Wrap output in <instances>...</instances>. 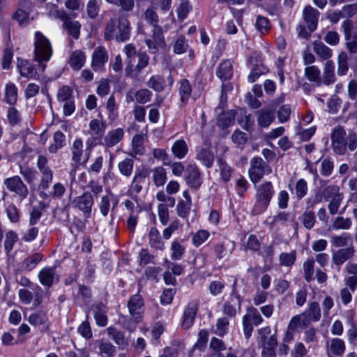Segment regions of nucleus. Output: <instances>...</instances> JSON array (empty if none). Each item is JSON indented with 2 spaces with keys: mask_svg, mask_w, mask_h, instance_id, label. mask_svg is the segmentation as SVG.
<instances>
[{
  "mask_svg": "<svg viewBox=\"0 0 357 357\" xmlns=\"http://www.w3.org/2000/svg\"><path fill=\"white\" fill-rule=\"evenodd\" d=\"M131 33L130 23L124 15L112 17L104 29V38L109 41L115 40L123 43L130 39Z\"/></svg>",
  "mask_w": 357,
  "mask_h": 357,
  "instance_id": "nucleus-1",
  "label": "nucleus"
},
{
  "mask_svg": "<svg viewBox=\"0 0 357 357\" xmlns=\"http://www.w3.org/2000/svg\"><path fill=\"white\" fill-rule=\"evenodd\" d=\"M332 148L338 155H344L347 148L350 151L357 149V135L351 132L346 133L345 130L340 126H335L331 134Z\"/></svg>",
  "mask_w": 357,
  "mask_h": 357,
  "instance_id": "nucleus-2",
  "label": "nucleus"
},
{
  "mask_svg": "<svg viewBox=\"0 0 357 357\" xmlns=\"http://www.w3.org/2000/svg\"><path fill=\"white\" fill-rule=\"evenodd\" d=\"M273 186L270 181H266L256 188V201L252 208L255 215L266 210L274 195Z\"/></svg>",
  "mask_w": 357,
  "mask_h": 357,
  "instance_id": "nucleus-3",
  "label": "nucleus"
},
{
  "mask_svg": "<svg viewBox=\"0 0 357 357\" xmlns=\"http://www.w3.org/2000/svg\"><path fill=\"white\" fill-rule=\"evenodd\" d=\"M34 38V61L42 64L50 59L52 47L48 38L41 32L36 31Z\"/></svg>",
  "mask_w": 357,
  "mask_h": 357,
  "instance_id": "nucleus-4",
  "label": "nucleus"
},
{
  "mask_svg": "<svg viewBox=\"0 0 357 357\" xmlns=\"http://www.w3.org/2000/svg\"><path fill=\"white\" fill-rule=\"evenodd\" d=\"M271 171L270 166L260 157H255L251 159L248 174L253 183L259 182L265 174H269Z\"/></svg>",
  "mask_w": 357,
  "mask_h": 357,
  "instance_id": "nucleus-5",
  "label": "nucleus"
},
{
  "mask_svg": "<svg viewBox=\"0 0 357 357\" xmlns=\"http://www.w3.org/2000/svg\"><path fill=\"white\" fill-rule=\"evenodd\" d=\"M144 42L149 50L153 53L164 48L165 42L161 26L155 25L152 30V35L149 38H146Z\"/></svg>",
  "mask_w": 357,
  "mask_h": 357,
  "instance_id": "nucleus-6",
  "label": "nucleus"
},
{
  "mask_svg": "<svg viewBox=\"0 0 357 357\" xmlns=\"http://www.w3.org/2000/svg\"><path fill=\"white\" fill-rule=\"evenodd\" d=\"M128 307L132 319L136 323L142 321L144 314V301L139 294L133 295L128 302Z\"/></svg>",
  "mask_w": 357,
  "mask_h": 357,
  "instance_id": "nucleus-7",
  "label": "nucleus"
},
{
  "mask_svg": "<svg viewBox=\"0 0 357 357\" xmlns=\"http://www.w3.org/2000/svg\"><path fill=\"white\" fill-rule=\"evenodd\" d=\"M4 184L8 190L15 192L22 199L26 198L29 194L28 188L17 176L6 178L4 181Z\"/></svg>",
  "mask_w": 357,
  "mask_h": 357,
  "instance_id": "nucleus-8",
  "label": "nucleus"
},
{
  "mask_svg": "<svg viewBox=\"0 0 357 357\" xmlns=\"http://www.w3.org/2000/svg\"><path fill=\"white\" fill-rule=\"evenodd\" d=\"M75 206L82 211L86 217H89L93 204V199L89 192H85L73 201Z\"/></svg>",
  "mask_w": 357,
  "mask_h": 357,
  "instance_id": "nucleus-9",
  "label": "nucleus"
},
{
  "mask_svg": "<svg viewBox=\"0 0 357 357\" xmlns=\"http://www.w3.org/2000/svg\"><path fill=\"white\" fill-rule=\"evenodd\" d=\"M319 15V11L310 6L303 9V17L310 32L317 29Z\"/></svg>",
  "mask_w": 357,
  "mask_h": 357,
  "instance_id": "nucleus-10",
  "label": "nucleus"
},
{
  "mask_svg": "<svg viewBox=\"0 0 357 357\" xmlns=\"http://www.w3.org/2000/svg\"><path fill=\"white\" fill-rule=\"evenodd\" d=\"M355 248L353 246L339 249L333 254L332 261L335 265L341 266L345 261L353 257L355 255Z\"/></svg>",
  "mask_w": 357,
  "mask_h": 357,
  "instance_id": "nucleus-11",
  "label": "nucleus"
},
{
  "mask_svg": "<svg viewBox=\"0 0 357 357\" xmlns=\"http://www.w3.org/2000/svg\"><path fill=\"white\" fill-rule=\"evenodd\" d=\"M124 137V131L118 128L109 130L104 137L102 144L106 148H112L122 141Z\"/></svg>",
  "mask_w": 357,
  "mask_h": 357,
  "instance_id": "nucleus-12",
  "label": "nucleus"
},
{
  "mask_svg": "<svg viewBox=\"0 0 357 357\" xmlns=\"http://www.w3.org/2000/svg\"><path fill=\"white\" fill-rule=\"evenodd\" d=\"M258 126L268 128L275 120V112L271 108H263L256 112Z\"/></svg>",
  "mask_w": 357,
  "mask_h": 357,
  "instance_id": "nucleus-13",
  "label": "nucleus"
},
{
  "mask_svg": "<svg viewBox=\"0 0 357 357\" xmlns=\"http://www.w3.org/2000/svg\"><path fill=\"white\" fill-rule=\"evenodd\" d=\"M185 181L192 188H197L202 185V178L197 166L188 165L185 170Z\"/></svg>",
  "mask_w": 357,
  "mask_h": 357,
  "instance_id": "nucleus-14",
  "label": "nucleus"
},
{
  "mask_svg": "<svg viewBox=\"0 0 357 357\" xmlns=\"http://www.w3.org/2000/svg\"><path fill=\"white\" fill-rule=\"evenodd\" d=\"M197 312V305L191 302L185 307L182 321V327L188 329L193 324Z\"/></svg>",
  "mask_w": 357,
  "mask_h": 357,
  "instance_id": "nucleus-15",
  "label": "nucleus"
},
{
  "mask_svg": "<svg viewBox=\"0 0 357 357\" xmlns=\"http://www.w3.org/2000/svg\"><path fill=\"white\" fill-rule=\"evenodd\" d=\"M146 138L145 133L137 134L133 136L132 139V149L130 155L135 157L136 155H142L145 151L144 146V141Z\"/></svg>",
  "mask_w": 357,
  "mask_h": 357,
  "instance_id": "nucleus-16",
  "label": "nucleus"
},
{
  "mask_svg": "<svg viewBox=\"0 0 357 357\" xmlns=\"http://www.w3.org/2000/svg\"><path fill=\"white\" fill-rule=\"evenodd\" d=\"M55 278V268L45 267L38 273L40 282L43 286L51 287Z\"/></svg>",
  "mask_w": 357,
  "mask_h": 357,
  "instance_id": "nucleus-17",
  "label": "nucleus"
},
{
  "mask_svg": "<svg viewBox=\"0 0 357 357\" xmlns=\"http://www.w3.org/2000/svg\"><path fill=\"white\" fill-rule=\"evenodd\" d=\"M108 60V55L106 50L101 46L97 47L92 55V66L100 67L105 64Z\"/></svg>",
  "mask_w": 357,
  "mask_h": 357,
  "instance_id": "nucleus-18",
  "label": "nucleus"
},
{
  "mask_svg": "<svg viewBox=\"0 0 357 357\" xmlns=\"http://www.w3.org/2000/svg\"><path fill=\"white\" fill-rule=\"evenodd\" d=\"M277 338L275 335H271L266 342L262 343L261 357H275V347Z\"/></svg>",
  "mask_w": 357,
  "mask_h": 357,
  "instance_id": "nucleus-19",
  "label": "nucleus"
},
{
  "mask_svg": "<svg viewBox=\"0 0 357 357\" xmlns=\"http://www.w3.org/2000/svg\"><path fill=\"white\" fill-rule=\"evenodd\" d=\"M45 68H20V75L27 79L44 80Z\"/></svg>",
  "mask_w": 357,
  "mask_h": 357,
  "instance_id": "nucleus-20",
  "label": "nucleus"
},
{
  "mask_svg": "<svg viewBox=\"0 0 357 357\" xmlns=\"http://www.w3.org/2000/svg\"><path fill=\"white\" fill-rule=\"evenodd\" d=\"M328 353L341 356L344 354L345 350V344L342 340L340 338L332 339L327 345Z\"/></svg>",
  "mask_w": 357,
  "mask_h": 357,
  "instance_id": "nucleus-21",
  "label": "nucleus"
},
{
  "mask_svg": "<svg viewBox=\"0 0 357 357\" xmlns=\"http://www.w3.org/2000/svg\"><path fill=\"white\" fill-rule=\"evenodd\" d=\"M99 349V355L101 357H114L116 354V347L110 342L98 340L97 342Z\"/></svg>",
  "mask_w": 357,
  "mask_h": 357,
  "instance_id": "nucleus-22",
  "label": "nucleus"
},
{
  "mask_svg": "<svg viewBox=\"0 0 357 357\" xmlns=\"http://www.w3.org/2000/svg\"><path fill=\"white\" fill-rule=\"evenodd\" d=\"M172 151L176 158L182 159L188 153V147L183 139H178L173 144Z\"/></svg>",
  "mask_w": 357,
  "mask_h": 357,
  "instance_id": "nucleus-23",
  "label": "nucleus"
},
{
  "mask_svg": "<svg viewBox=\"0 0 357 357\" xmlns=\"http://www.w3.org/2000/svg\"><path fill=\"white\" fill-rule=\"evenodd\" d=\"M243 319L255 326L259 325L263 321V318L258 310L254 307H250L247 309V312L243 317Z\"/></svg>",
  "mask_w": 357,
  "mask_h": 357,
  "instance_id": "nucleus-24",
  "label": "nucleus"
},
{
  "mask_svg": "<svg viewBox=\"0 0 357 357\" xmlns=\"http://www.w3.org/2000/svg\"><path fill=\"white\" fill-rule=\"evenodd\" d=\"M299 220L307 229H312L316 222L315 215L309 207L306 208L303 213L299 217Z\"/></svg>",
  "mask_w": 357,
  "mask_h": 357,
  "instance_id": "nucleus-25",
  "label": "nucleus"
},
{
  "mask_svg": "<svg viewBox=\"0 0 357 357\" xmlns=\"http://www.w3.org/2000/svg\"><path fill=\"white\" fill-rule=\"evenodd\" d=\"M154 184L158 186H163L167 181V171L162 167H155L152 170Z\"/></svg>",
  "mask_w": 357,
  "mask_h": 357,
  "instance_id": "nucleus-26",
  "label": "nucleus"
},
{
  "mask_svg": "<svg viewBox=\"0 0 357 357\" xmlns=\"http://www.w3.org/2000/svg\"><path fill=\"white\" fill-rule=\"evenodd\" d=\"M42 259L43 255L40 253H34L23 261L22 267L24 271H30L37 266Z\"/></svg>",
  "mask_w": 357,
  "mask_h": 357,
  "instance_id": "nucleus-27",
  "label": "nucleus"
},
{
  "mask_svg": "<svg viewBox=\"0 0 357 357\" xmlns=\"http://www.w3.org/2000/svg\"><path fill=\"white\" fill-rule=\"evenodd\" d=\"M105 129V123L100 120L93 119L89 123V134L93 137H98L102 135Z\"/></svg>",
  "mask_w": 357,
  "mask_h": 357,
  "instance_id": "nucleus-28",
  "label": "nucleus"
},
{
  "mask_svg": "<svg viewBox=\"0 0 357 357\" xmlns=\"http://www.w3.org/2000/svg\"><path fill=\"white\" fill-rule=\"evenodd\" d=\"M71 152L73 162L76 164L79 163L83 154V142L81 139H76L73 142Z\"/></svg>",
  "mask_w": 357,
  "mask_h": 357,
  "instance_id": "nucleus-29",
  "label": "nucleus"
},
{
  "mask_svg": "<svg viewBox=\"0 0 357 357\" xmlns=\"http://www.w3.org/2000/svg\"><path fill=\"white\" fill-rule=\"evenodd\" d=\"M63 21L68 33L72 36L75 39H77L79 36L80 24L77 21L70 20L68 15L66 20Z\"/></svg>",
  "mask_w": 357,
  "mask_h": 357,
  "instance_id": "nucleus-30",
  "label": "nucleus"
},
{
  "mask_svg": "<svg viewBox=\"0 0 357 357\" xmlns=\"http://www.w3.org/2000/svg\"><path fill=\"white\" fill-rule=\"evenodd\" d=\"M236 305L240 306V302L238 297L231 298L223 305V313L227 315L228 318L234 317L236 314Z\"/></svg>",
  "mask_w": 357,
  "mask_h": 357,
  "instance_id": "nucleus-31",
  "label": "nucleus"
},
{
  "mask_svg": "<svg viewBox=\"0 0 357 357\" xmlns=\"http://www.w3.org/2000/svg\"><path fill=\"white\" fill-rule=\"evenodd\" d=\"M209 348L212 350L214 356L222 357L221 352L226 349V346L222 340L213 337L211 339Z\"/></svg>",
  "mask_w": 357,
  "mask_h": 357,
  "instance_id": "nucleus-32",
  "label": "nucleus"
},
{
  "mask_svg": "<svg viewBox=\"0 0 357 357\" xmlns=\"http://www.w3.org/2000/svg\"><path fill=\"white\" fill-rule=\"evenodd\" d=\"M314 52L324 59H328L332 55V50L320 41L313 43Z\"/></svg>",
  "mask_w": 357,
  "mask_h": 357,
  "instance_id": "nucleus-33",
  "label": "nucleus"
},
{
  "mask_svg": "<svg viewBox=\"0 0 357 357\" xmlns=\"http://www.w3.org/2000/svg\"><path fill=\"white\" fill-rule=\"evenodd\" d=\"M229 320L228 317L218 319L214 329V333L220 337H223L229 330Z\"/></svg>",
  "mask_w": 357,
  "mask_h": 357,
  "instance_id": "nucleus-34",
  "label": "nucleus"
},
{
  "mask_svg": "<svg viewBox=\"0 0 357 357\" xmlns=\"http://www.w3.org/2000/svg\"><path fill=\"white\" fill-rule=\"evenodd\" d=\"M149 243L152 248L162 250L164 243L161 241L160 233L157 229L152 227L149 231Z\"/></svg>",
  "mask_w": 357,
  "mask_h": 357,
  "instance_id": "nucleus-35",
  "label": "nucleus"
},
{
  "mask_svg": "<svg viewBox=\"0 0 357 357\" xmlns=\"http://www.w3.org/2000/svg\"><path fill=\"white\" fill-rule=\"evenodd\" d=\"M197 158L207 167H211L214 161V155L208 149H201L197 153Z\"/></svg>",
  "mask_w": 357,
  "mask_h": 357,
  "instance_id": "nucleus-36",
  "label": "nucleus"
},
{
  "mask_svg": "<svg viewBox=\"0 0 357 357\" xmlns=\"http://www.w3.org/2000/svg\"><path fill=\"white\" fill-rule=\"evenodd\" d=\"M108 336L112 339L114 342L120 346L127 344L126 338L122 332L118 331L114 327H109L107 329Z\"/></svg>",
  "mask_w": 357,
  "mask_h": 357,
  "instance_id": "nucleus-37",
  "label": "nucleus"
},
{
  "mask_svg": "<svg viewBox=\"0 0 357 357\" xmlns=\"http://www.w3.org/2000/svg\"><path fill=\"white\" fill-rule=\"evenodd\" d=\"M192 9V7L188 1L182 0L176 8L178 19L181 22L183 21Z\"/></svg>",
  "mask_w": 357,
  "mask_h": 357,
  "instance_id": "nucleus-38",
  "label": "nucleus"
},
{
  "mask_svg": "<svg viewBox=\"0 0 357 357\" xmlns=\"http://www.w3.org/2000/svg\"><path fill=\"white\" fill-rule=\"evenodd\" d=\"M133 166L134 161L130 158H125L118 164L120 173L126 177H129L132 174Z\"/></svg>",
  "mask_w": 357,
  "mask_h": 357,
  "instance_id": "nucleus-39",
  "label": "nucleus"
},
{
  "mask_svg": "<svg viewBox=\"0 0 357 357\" xmlns=\"http://www.w3.org/2000/svg\"><path fill=\"white\" fill-rule=\"evenodd\" d=\"M94 318L96 324L100 326H105L107 323V317L106 315L105 307L103 305H98L96 306Z\"/></svg>",
  "mask_w": 357,
  "mask_h": 357,
  "instance_id": "nucleus-40",
  "label": "nucleus"
},
{
  "mask_svg": "<svg viewBox=\"0 0 357 357\" xmlns=\"http://www.w3.org/2000/svg\"><path fill=\"white\" fill-rule=\"evenodd\" d=\"M192 92V88L190 82L187 79H182L180 83L179 95L181 101L185 103L190 98Z\"/></svg>",
  "mask_w": 357,
  "mask_h": 357,
  "instance_id": "nucleus-41",
  "label": "nucleus"
},
{
  "mask_svg": "<svg viewBox=\"0 0 357 357\" xmlns=\"http://www.w3.org/2000/svg\"><path fill=\"white\" fill-rule=\"evenodd\" d=\"M86 61V55L81 50H76L71 54L69 63L74 67H82Z\"/></svg>",
  "mask_w": 357,
  "mask_h": 357,
  "instance_id": "nucleus-42",
  "label": "nucleus"
},
{
  "mask_svg": "<svg viewBox=\"0 0 357 357\" xmlns=\"http://www.w3.org/2000/svg\"><path fill=\"white\" fill-rule=\"evenodd\" d=\"M65 144V135L60 131L55 132L54 135V143L49 147L51 153H56Z\"/></svg>",
  "mask_w": 357,
  "mask_h": 357,
  "instance_id": "nucleus-43",
  "label": "nucleus"
},
{
  "mask_svg": "<svg viewBox=\"0 0 357 357\" xmlns=\"http://www.w3.org/2000/svg\"><path fill=\"white\" fill-rule=\"evenodd\" d=\"M5 99L7 103L13 105L17 99V89L14 84H8L6 87Z\"/></svg>",
  "mask_w": 357,
  "mask_h": 357,
  "instance_id": "nucleus-44",
  "label": "nucleus"
},
{
  "mask_svg": "<svg viewBox=\"0 0 357 357\" xmlns=\"http://www.w3.org/2000/svg\"><path fill=\"white\" fill-rule=\"evenodd\" d=\"M47 320V314L45 312L38 311L31 314L28 321L33 326H40L45 324Z\"/></svg>",
  "mask_w": 357,
  "mask_h": 357,
  "instance_id": "nucleus-45",
  "label": "nucleus"
},
{
  "mask_svg": "<svg viewBox=\"0 0 357 357\" xmlns=\"http://www.w3.org/2000/svg\"><path fill=\"white\" fill-rule=\"evenodd\" d=\"M351 225H352V221H351V218H344L342 216H339V217H337L334 220V221L332 224V227L334 229L347 230V229H349L351 227Z\"/></svg>",
  "mask_w": 357,
  "mask_h": 357,
  "instance_id": "nucleus-46",
  "label": "nucleus"
},
{
  "mask_svg": "<svg viewBox=\"0 0 357 357\" xmlns=\"http://www.w3.org/2000/svg\"><path fill=\"white\" fill-rule=\"evenodd\" d=\"M307 315L313 321H317L321 318V310L317 302H312L308 307Z\"/></svg>",
  "mask_w": 357,
  "mask_h": 357,
  "instance_id": "nucleus-47",
  "label": "nucleus"
},
{
  "mask_svg": "<svg viewBox=\"0 0 357 357\" xmlns=\"http://www.w3.org/2000/svg\"><path fill=\"white\" fill-rule=\"evenodd\" d=\"M307 192V184L303 178L298 179L295 185V193L298 199L303 198Z\"/></svg>",
  "mask_w": 357,
  "mask_h": 357,
  "instance_id": "nucleus-48",
  "label": "nucleus"
},
{
  "mask_svg": "<svg viewBox=\"0 0 357 357\" xmlns=\"http://www.w3.org/2000/svg\"><path fill=\"white\" fill-rule=\"evenodd\" d=\"M46 10L48 12V15L51 17L59 18L61 20H66L67 18V14L63 10H59L55 4L47 3Z\"/></svg>",
  "mask_w": 357,
  "mask_h": 357,
  "instance_id": "nucleus-49",
  "label": "nucleus"
},
{
  "mask_svg": "<svg viewBox=\"0 0 357 357\" xmlns=\"http://www.w3.org/2000/svg\"><path fill=\"white\" fill-rule=\"evenodd\" d=\"M171 250L172 251L171 255L172 259L178 260L184 254L185 247L183 246L178 241H174L172 243Z\"/></svg>",
  "mask_w": 357,
  "mask_h": 357,
  "instance_id": "nucleus-50",
  "label": "nucleus"
},
{
  "mask_svg": "<svg viewBox=\"0 0 357 357\" xmlns=\"http://www.w3.org/2000/svg\"><path fill=\"white\" fill-rule=\"evenodd\" d=\"M108 3L121 7V10L126 12H130L135 6L134 0H108Z\"/></svg>",
  "mask_w": 357,
  "mask_h": 357,
  "instance_id": "nucleus-51",
  "label": "nucleus"
},
{
  "mask_svg": "<svg viewBox=\"0 0 357 357\" xmlns=\"http://www.w3.org/2000/svg\"><path fill=\"white\" fill-rule=\"evenodd\" d=\"M314 264V261L313 259H307L303 264L304 277L307 282L313 280Z\"/></svg>",
  "mask_w": 357,
  "mask_h": 357,
  "instance_id": "nucleus-52",
  "label": "nucleus"
},
{
  "mask_svg": "<svg viewBox=\"0 0 357 357\" xmlns=\"http://www.w3.org/2000/svg\"><path fill=\"white\" fill-rule=\"evenodd\" d=\"M191 201H180L176 206L177 214L182 218H185L190 211Z\"/></svg>",
  "mask_w": 357,
  "mask_h": 357,
  "instance_id": "nucleus-53",
  "label": "nucleus"
},
{
  "mask_svg": "<svg viewBox=\"0 0 357 357\" xmlns=\"http://www.w3.org/2000/svg\"><path fill=\"white\" fill-rule=\"evenodd\" d=\"M350 240V235L347 233L342 234L340 236H333L331 237V243L335 247H344L347 245Z\"/></svg>",
  "mask_w": 357,
  "mask_h": 357,
  "instance_id": "nucleus-54",
  "label": "nucleus"
},
{
  "mask_svg": "<svg viewBox=\"0 0 357 357\" xmlns=\"http://www.w3.org/2000/svg\"><path fill=\"white\" fill-rule=\"evenodd\" d=\"M280 263L282 266H291L296 260V252L292 251L289 253L282 252L280 255Z\"/></svg>",
  "mask_w": 357,
  "mask_h": 357,
  "instance_id": "nucleus-55",
  "label": "nucleus"
},
{
  "mask_svg": "<svg viewBox=\"0 0 357 357\" xmlns=\"http://www.w3.org/2000/svg\"><path fill=\"white\" fill-rule=\"evenodd\" d=\"M147 85L156 91H162L164 89L165 82L160 76H153L148 81Z\"/></svg>",
  "mask_w": 357,
  "mask_h": 357,
  "instance_id": "nucleus-56",
  "label": "nucleus"
},
{
  "mask_svg": "<svg viewBox=\"0 0 357 357\" xmlns=\"http://www.w3.org/2000/svg\"><path fill=\"white\" fill-rule=\"evenodd\" d=\"M209 236V232L206 230H199L192 236V243L195 246L199 247L205 242Z\"/></svg>",
  "mask_w": 357,
  "mask_h": 357,
  "instance_id": "nucleus-57",
  "label": "nucleus"
},
{
  "mask_svg": "<svg viewBox=\"0 0 357 357\" xmlns=\"http://www.w3.org/2000/svg\"><path fill=\"white\" fill-rule=\"evenodd\" d=\"M151 95L149 90L143 89L135 93V98L138 103L144 104L151 100Z\"/></svg>",
  "mask_w": 357,
  "mask_h": 357,
  "instance_id": "nucleus-58",
  "label": "nucleus"
},
{
  "mask_svg": "<svg viewBox=\"0 0 357 357\" xmlns=\"http://www.w3.org/2000/svg\"><path fill=\"white\" fill-rule=\"evenodd\" d=\"M100 0H90L87 3V14L91 18H95L99 12Z\"/></svg>",
  "mask_w": 357,
  "mask_h": 357,
  "instance_id": "nucleus-59",
  "label": "nucleus"
},
{
  "mask_svg": "<svg viewBox=\"0 0 357 357\" xmlns=\"http://www.w3.org/2000/svg\"><path fill=\"white\" fill-rule=\"evenodd\" d=\"M342 193L340 192L339 187L337 185H329L323 190L322 195L327 200H330L337 195H340Z\"/></svg>",
  "mask_w": 357,
  "mask_h": 357,
  "instance_id": "nucleus-60",
  "label": "nucleus"
},
{
  "mask_svg": "<svg viewBox=\"0 0 357 357\" xmlns=\"http://www.w3.org/2000/svg\"><path fill=\"white\" fill-rule=\"evenodd\" d=\"M291 109L289 105H284L280 107L278 111V118L280 123H283L289 121Z\"/></svg>",
  "mask_w": 357,
  "mask_h": 357,
  "instance_id": "nucleus-61",
  "label": "nucleus"
},
{
  "mask_svg": "<svg viewBox=\"0 0 357 357\" xmlns=\"http://www.w3.org/2000/svg\"><path fill=\"white\" fill-rule=\"evenodd\" d=\"M43 176L40 183V187L46 190L48 188L49 185L52 181L53 178V173L51 169H45V171L41 172Z\"/></svg>",
  "mask_w": 357,
  "mask_h": 357,
  "instance_id": "nucleus-62",
  "label": "nucleus"
},
{
  "mask_svg": "<svg viewBox=\"0 0 357 357\" xmlns=\"http://www.w3.org/2000/svg\"><path fill=\"white\" fill-rule=\"evenodd\" d=\"M343 199V194L340 195L336 196V197H334L330 200L329 204H328V209L330 211V213L332 215H335L338 212V209L340 208V206L341 204V202Z\"/></svg>",
  "mask_w": 357,
  "mask_h": 357,
  "instance_id": "nucleus-63",
  "label": "nucleus"
},
{
  "mask_svg": "<svg viewBox=\"0 0 357 357\" xmlns=\"http://www.w3.org/2000/svg\"><path fill=\"white\" fill-rule=\"evenodd\" d=\"M256 27L262 33L267 32L271 27L268 19L265 17L258 16L256 21Z\"/></svg>",
  "mask_w": 357,
  "mask_h": 357,
  "instance_id": "nucleus-64",
  "label": "nucleus"
}]
</instances>
